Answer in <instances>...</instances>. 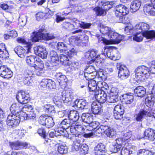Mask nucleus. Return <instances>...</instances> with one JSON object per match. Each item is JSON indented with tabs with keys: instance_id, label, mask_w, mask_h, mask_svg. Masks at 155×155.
I'll return each instance as SVG.
<instances>
[{
	"instance_id": "obj_51",
	"label": "nucleus",
	"mask_w": 155,
	"mask_h": 155,
	"mask_svg": "<svg viewBox=\"0 0 155 155\" xmlns=\"http://www.w3.org/2000/svg\"><path fill=\"white\" fill-rule=\"evenodd\" d=\"M119 92V89L116 87H112L110 90L107 91L108 94L110 95H115L117 96Z\"/></svg>"
},
{
	"instance_id": "obj_16",
	"label": "nucleus",
	"mask_w": 155,
	"mask_h": 155,
	"mask_svg": "<svg viewBox=\"0 0 155 155\" xmlns=\"http://www.w3.org/2000/svg\"><path fill=\"white\" fill-rule=\"evenodd\" d=\"M34 50L35 54L42 58L47 57L48 53L45 48L41 46H37L35 47Z\"/></svg>"
},
{
	"instance_id": "obj_1",
	"label": "nucleus",
	"mask_w": 155,
	"mask_h": 155,
	"mask_svg": "<svg viewBox=\"0 0 155 155\" xmlns=\"http://www.w3.org/2000/svg\"><path fill=\"white\" fill-rule=\"evenodd\" d=\"M155 95L153 93L147 95L145 99V104L147 106L140 105L139 108L135 110L134 117L136 121L141 122L143 119L147 117H153L155 118V110L153 108L154 104Z\"/></svg>"
},
{
	"instance_id": "obj_5",
	"label": "nucleus",
	"mask_w": 155,
	"mask_h": 155,
	"mask_svg": "<svg viewBox=\"0 0 155 155\" xmlns=\"http://www.w3.org/2000/svg\"><path fill=\"white\" fill-rule=\"evenodd\" d=\"M135 78L142 82L144 81L150 74L148 68L144 65L138 67L135 69Z\"/></svg>"
},
{
	"instance_id": "obj_56",
	"label": "nucleus",
	"mask_w": 155,
	"mask_h": 155,
	"mask_svg": "<svg viewBox=\"0 0 155 155\" xmlns=\"http://www.w3.org/2000/svg\"><path fill=\"white\" fill-rule=\"evenodd\" d=\"M120 152L121 155H129L132 153L133 151L130 149L123 147Z\"/></svg>"
},
{
	"instance_id": "obj_17",
	"label": "nucleus",
	"mask_w": 155,
	"mask_h": 155,
	"mask_svg": "<svg viewBox=\"0 0 155 155\" xmlns=\"http://www.w3.org/2000/svg\"><path fill=\"white\" fill-rule=\"evenodd\" d=\"M72 22L74 29H78L80 27L83 28H89L91 26V24L88 23H85L84 22L81 21L77 18H74L72 20Z\"/></svg>"
},
{
	"instance_id": "obj_12",
	"label": "nucleus",
	"mask_w": 155,
	"mask_h": 155,
	"mask_svg": "<svg viewBox=\"0 0 155 155\" xmlns=\"http://www.w3.org/2000/svg\"><path fill=\"white\" fill-rule=\"evenodd\" d=\"M9 145L11 148L12 149L14 150L26 149L30 146V144L28 143L19 141L10 142Z\"/></svg>"
},
{
	"instance_id": "obj_54",
	"label": "nucleus",
	"mask_w": 155,
	"mask_h": 155,
	"mask_svg": "<svg viewBox=\"0 0 155 155\" xmlns=\"http://www.w3.org/2000/svg\"><path fill=\"white\" fill-rule=\"evenodd\" d=\"M137 154L138 155H154L152 151L145 149L140 150Z\"/></svg>"
},
{
	"instance_id": "obj_40",
	"label": "nucleus",
	"mask_w": 155,
	"mask_h": 155,
	"mask_svg": "<svg viewBox=\"0 0 155 155\" xmlns=\"http://www.w3.org/2000/svg\"><path fill=\"white\" fill-rule=\"evenodd\" d=\"M68 66L71 69V71H73L78 70L80 68V64L78 61H74L71 63L70 61L69 64Z\"/></svg>"
},
{
	"instance_id": "obj_60",
	"label": "nucleus",
	"mask_w": 155,
	"mask_h": 155,
	"mask_svg": "<svg viewBox=\"0 0 155 155\" xmlns=\"http://www.w3.org/2000/svg\"><path fill=\"white\" fill-rule=\"evenodd\" d=\"M134 29L131 26H127L125 28L124 32L127 35H130L133 33Z\"/></svg>"
},
{
	"instance_id": "obj_21",
	"label": "nucleus",
	"mask_w": 155,
	"mask_h": 155,
	"mask_svg": "<svg viewBox=\"0 0 155 155\" xmlns=\"http://www.w3.org/2000/svg\"><path fill=\"white\" fill-rule=\"evenodd\" d=\"M109 46H107V57L109 59L114 61L119 60L120 58L119 54L112 50L109 49Z\"/></svg>"
},
{
	"instance_id": "obj_64",
	"label": "nucleus",
	"mask_w": 155,
	"mask_h": 155,
	"mask_svg": "<svg viewBox=\"0 0 155 155\" xmlns=\"http://www.w3.org/2000/svg\"><path fill=\"white\" fill-rule=\"evenodd\" d=\"M65 129H66L64 128L63 127H60V124H59V127L56 129L55 132L56 133L59 134H58V135H63L64 131H66Z\"/></svg>"
},
{
	"instance_id": "obj_43",
	"label": "nucleus",
	"mask_w": 155,
	"mask_h": 155,
	"mask_svg": "<svg viewBox=\"0 0 155 155\" xmlns=\"http://www.w3.org/2000/svg\"><path fill=\"white\" fill-rule=\"evenodd\" d=\"M54 125V123L53 118L51 117L48 116L45 126L47 128H50L53 127Z\"/></svg>"
},
{
	"instance_id": "obj_9",
	"label": "nucleus",
	"mask_w": 155,
	"mask_h": 155,
	"mask_svg": "<svg viewBox=\"0 0 155 155\" xmlns=\"http://www.w3.org/2000/svg\"><path fill=\"white\" fill-rule=\"evenodd\" d=\"M117 68L118 70V76L120 79L125 80L129 76V71L126 67L120 63H117Z\"/></svg>"
},
{
	"instance_id": "obj_24",
	"label": "nucleus",
	"mask_w": 155,
	"mask_h": 155,
	"mask_svg": "<svg viewBox=\"0 0 155 155\" xmlns=\"http://www.w3.org/2000/svg\"><path fill=\"white\" fill-rule=\"evenodd\" d=\"M101 104L98 102L94 101L91 104V110L94 114H98L101 111Z\"/></svg>"
},
{
	"instance_id": "obj_59",
	"label": "nucleus",
	"mask_w": 155,
	"mask_h": 155,
	"mask_svg": "<svg viewBox=\"0 0 155 155\" xmlns=\"http://www.w3.org/2000/svg\"><path fill=\"white\" fill-rule=\"evenodd\" d=\"M33 108L32 106L29 105H25L23 107L22 106L21 110H22L23 112H26L28 113V112H30L33 110Z\"/></svg>"
},
{
	"instance_id": "obj_42",
	"label": "nucleus",
	"mask_w": 155,
	"mask_h": 155,
	"mask_svg": "<svg viewBox=\"0 0 155 155\" xmlns=\"http://www.w3.org/2000/svg\"><path fill=\"white\" fill-rule=\"evenodd\" d=\"M33 73L31 72V74H27L25 75L23 77V82L24 84L25 85H29L31 83L32 80L31 77L32 76L31 75L33 74Z\"/></svg>"
},
{
	"instance_id": "obj_35",
	"label": "nucleus",
	"mask_w": 155,
	"mask_h": 155,
	"mask_svg": "<svg viewBox=\"0 0 155 155\" xmlns=\"http://www.w3.org/2000/svg\"><path fill=\"white\" fill-rule=\"evenodd\" d=\"M109 108H111L112 109H114V111L119 112L120 113L122 112V114H124V108L123 105L120 104L117 105L116 106H114V105L111 104H108Z\"/></svg>"
},
{
	"instance_id": "obj_19",
	"label": "nucleus",
	"mask_w": 155,
	"mask_h": 155,
	"mask_svg": "<svg viewBox=\"0 0 155 155\" xmlns=\"http://www.w3.org/2000/svg\"><path fill=\"white\" fill-rule=\"evenodd\" d=\"M106 146L102 143L98 144L95 148L94 153L95 155H105L106 153Z\"/></svg>"
},
{
	"instance_id": "obj_36",
	"label": "nucleus",
	"mask_w": 155,
	"mask_h": 155,
	"mask_svg": "<svg viewBox=\"0 0 155 155\" xmlns=\"http://www.w3.org/2000/svg\"><path fill=\"white\" fill-rule=\"evenodd\" d=\"M69 44H65L64 43L60 42L57 43V48L60 52H65L68 48L69 47Z\"/></svg>"
},
{
	"instance_id": "obj_63",
	"label": "nucleus",
	"mask_w": 155,
	"mask_h": 155,
	"mask_svg": "<svg viewBox=\"0 0 155 155\" xmlns=\"http://www.w3.org/2000/svg\"><path fill=\"white\" fill-rule=\"evenodd\" d=\"M35 110L34 109L33 110L28 112V119H34L36 117Z\"/></svg>"
},
{
	"instance_id": "obj_20",
	"label": "nucleus",
	"mask_w": 155,
	"mask_h": 155,
	"mask_svg": "<svg viewBox=\"0 0 155 155\" xmlns=\"http://www.w3.org/2000/svg\"><path fill=\"white\" fill-rule=\"evenodd\" d=\"M74 105L73 106L74 107H77L81 110L87 108L88 103L86 100L82 99L76 100L74 102Z\"/></svg>"
},
{
	"instance_id": "obj_11",
	"label": "nucleus",
	"mask_w": 155,
	"mask_h": 155,
	"mask_svg": "<svg viewBox=\"0 0 155 155\" xmlns=\"http://www.w3.org/2000/svg\"><path fill=\"white\" fill-rule=\"evenodd\" d=\"M85 71L84 77L87 80L94 79L97 74L94 67L92 65L87 66Z\"/></svg>"
},
{
	"instance_id": "obj_2",
	"label": "nucleus",
	"mask_w": 155,
	"mask_h": 155,
	"mask_svg": "<svg viewBox=\"0 0 155 155\" xmlns=\"http://www.w3.org/2000/svg\"><path fill=\"white\" fill-rule=\"evenodd\" d=\"M73 93L71 91H64L61 93V98L60 96H55L53 98V101L57 106L59 108H62L63 105L62 101L66 104H68L73 98Z\"/></svg>"
},
{
	"instance_id": "obj_31",
	"label": "nucleus",
	"mask_w": 155,
	"mask_h": 155,
	"mask_svg": "<svg viewBox=\"0 0 155 155\" xmlns=\"http://www.w3.org/2000/svg\"><path fill=\"white\" fill-rule=\"evenodd\" d=\"M93 116L88 113H84L81 116L83 121L87 124H89L90 123H91L93 120Z\"/></svg>"
},
{
	"instance_id": "obj_37",
	"label": "nucleus",
	"mask_w": 155,
	"mask_h": 155,
	"mask_svg": "<svg viewBox=\"0 0 155 155\" xmlns=\"http://www.w3.org/2000/svg\"><path fill=\"white\" fill-rule=\"evenodd\" d=\"M73 123L69 118L65 119L61 122L60 126L63 127L65 129H67L70 127Z\"/></svg>"
},
{
	"instance_id": "obj_49",
	"label": "nucleus",
	"mask_w": 155,
	"mask_h": 155,
	"mask_svg": "<svg viewBox=\"0 0 155 155\" xmlns=\"http://www.w3.org/2000/svg\"><path fill=\"white\" fill-rule=\"evenodd\" d=\"M44 107L45 110L47 113H55V111L53 106L51 104H46L45 105Z\"/></svg>"
},
{
	"instance_id": "obj_33",
	"label": "nucleus",
	"mask_w": 155,
	"mask_h": 155,
	"mask_svg": "<svg viewBox=\"0 0 155 155\" xmlns=\"http://www.w3.org/2000/svg\"><path fill=\"white\" fill-rule=\"evenodd\" d=\"M134 92L137 96L142 97L146 94L145 89L143 87L138 86L134 89Z\"/></svg>"
},
{
	"instance_id": "obj_3",
	"label": "nucleus",
	"mask_w": 155,
	"mask_h": 155,
	"mask_svg": "<svg viewBox=\"0 0 155 155\" xmlns=\"http://www.w3.org/2000/svg\"><path fill=\"white\" fill-rule=\"evenodd\" d=\"M150 26L147 24L143 22H140L137 24L135 28V30L139 32L143 33L145 37L147 39H151L155 40V31L154 30L149 31Z\"/></svg>"
},
{
	"instance_id": "obj_4",
	"label": "nucleus",
	"mask_w": 155,
	"mask_h": 155,
	"mask_svg": "<svg viewBox=\"0 0 155 155\" xmlns=\"http://www.w3.org/2000/svg\"><path fill=\"white\" fill-rule=\"evenodd\" d=\"M107 45L117 44L124 39V36L115 32L110 28L107 27Z\"/></svg>"
},
{
	"instance_id": "obj_27",
	"label": "nucleus",
	"mask_w": 155,
	"mask_h": 155,
	"mask_svg": "<svg viewBox=\"0 0 155 155\" xmlns=\"http://www.w3.org/2000/svg\"><path fill=\"white\" fill-rule=\"evenodd\" d=\"M50 58L51 61L54 64L55 66L56 64H59L60 62L58 55L56 52L54 51H51L50 52Z\"/></svg>"
},
{
	"instance_id": "obj_46",
	"label": "nucleus",
	"mask_w": 155,
	"mask_h": 155,
	"mask_svg": "<svg viewBox=\"0 0 155 155\" xmlns=\"http://www.w3.org/2000/svg\"><path fill=\"white\" fill-rule=\"evenodd\" d=\"M116 134V131L113 128L108 127L107 129V137L109 138H111L112 140H115V134Z\"/></svg>"
},
{
	"instance_id": "obj_48",
	"label": "nucleus",
	"mask_w": 155,
	"mask_h": 155,
	"mask_svg": "<svg viewBox=\"0 0 155 155\" xmlns=\"http://www.w3.org/2000/svg\"><path fill=\"white\" fill-rule=\"evenodd\" d=\"M58 151L61 154H65L68 152V147L65 144H61L58 147Z\"/></svg>"
},
{
	"instance_id": "obj_39",
	"label": "nucleus",
	"mask_w": 155,
	"mask_h": 155,
	"mask_svg": "<svg viewBox=\"0 0 155 155\" xmlns=\"http://www.w3.org/2000/svg\"><path fill=\"white\" fill-rule=\"evenodd\" d=\"M55 76L60 85L63 83H66V80L65 76L62 75L61 73H57Z\"/></svg>"
},
{
	"instance_id": "obj_23",
	"label": "nucleus",
	"mask_w": 155,
	"mask_h": 155,
	"mask_svg": "<svg viewBox=\"0 0 155 155\" xmlns=\"http://www.w3.org/2000/svg\"><path fill=\"white\" fill-rule=\"evenodd\" d=\"M14 51L18 56L21 58H23L27 55L28 51L25 50L22 47L18 46L14 49Z\"/></svg>"
},
{
	"instance_id": "obj_34",
	"label": "nucleus",
	"mask_w": 155,
	"mask_h": 155,
	"mask_svg": "<svg viewBox=\"0 0 155 155\" xmlns=\"http://www.w3.org/2000/svg\"><path fill=\"white\" fill-rule=\"evenodd\" d=\"M22 106L21 104L18 103H13L12 105L10 108V110L11 114L18 113L21 110Z\"/></svg>"
},
{
	"instance_id": "obj_8",
	"label": "nucleus",
	"mask_w": 155,
	"mask_h": 155,
	"mask_svg": "<svg viewBox=\"0 0 155 155\" xmlns=\"http://www.w3.org/2000/svg\"><path fill=\"white\" fill-rule=\"evenodd\" d=\"M106 89L104 87H101V89L97 90L94 94L95 98L101 104L105 103L107 100Z\"/></svg>"
},
{
	"instance_id": "obj_13",
	"label": "nucleus",
	"mask_w": 155,
	"mask_h": 155,
	"mask_svg": "<svg viewBox=\"0 0 155 155\" xmlns=\"http://www.w3.org/2000/svg\"><path fill=\"white\" fill-rule=\"evenodd\" d=\"M100 132L101 134H107V126L105 124L101 125L94 132H91L89 133L84 134L83 136L84 137L88 138L93 137L96 136L97 133Z\"/></svg>"
},
{
	"instance_id": "obj_28",
	"label": "nucleus",
	"mask_w": 155,
	"mask_h": 155,
	"mask_svg": "<svg viewBox=\"0 0 155 155\" xmlns=\"http://www.w3.org/2000/svg\"><path fill=\"white\" fill-rule=\"evenodd\" d=\"M118 140H117V145H114L113 143H112V144L110 145L109 148V150L108 151V153L110 152L112 153H116L120 150L121 148V146L120 145L121 143L118 142Z\"/></svg>"
},
{
	"instance_id": "obj_50",
	"label": "nucleus",
	"mask_w": 155,
	"mask_h": 155,
	"mask_svg": "<svg viewBox=\"0 0 155 155\" xmlns=\"http://www.w3.org/2000/svg\"><path fill=\"white\" fill-rule=\"evenodd\" d=\"M69 47L67 49L66 51H65L64 53L65 54L67 53V55L68 56L71 57L75 54L76 51L72 45L69 44Z\"/></svg>"
},
{
	"instance_id": "obj_38",
	"label": "nucleus",
	"mask_w": 155,
	"mask_h": 155,
	"mask_svg": "<svg viewBox=\"0 0 155 155\" xmlns=\"http://www.w3.org/2000/svg\"><path fill=\"white\" fill-rule=\"evenodd\" d=\"M144 134L145 137H148V138L151 140L155 136V131L150 128H148L145 130Z\"/></svg>"
},
{
	"instance_id": "obj_25",
	"label": "nucleus",
	"mask_w": 155,
	"mask_h": 155,
	"mask_svg": "<svg viewBox=\"0 0 155 155\" xmlns=\"http://www.w3.org/2000/svg\"><path fill=\"white\" fill-rule=\"evenodd\" d=\"M93 79L88 80L89 81L88 83V87L89 91L93 92L94 94L97 90L99 91V90H100V88L99 87H97L96 81Z\"/></svg>"
},
{
	"instance_id": "obj_57",
	"label": "nucleus",
	"mask_w": 155,
	"mask_h": 155,
	"mask_svg": "<svg viewBox=\"0 0 155 155\" xmlns=\"http://www.w3.org/2000/svg\"><path fill=\"white\" fill-rule=\"evenodd\" d=\"M48 116L42 115L39 117L38 121L39 124L42 125H45Z\"/></svg>"
},
{
	"instance_id": "obj_44",
	"label": "nucleus",
	"mask_w": 155,
	"mask_h": 155,
	"mask_svg": "<svg viewBox=\"0 0 155 155\" xmlns=\"http://www.w3.org/2000/svg\"><path fill=\"white\" fill-rule=\"evenodd\" d=\"M60 62L63 64L65 66H68L69 64V61L68 56L64 54H61L60 56Z\"/></svg>"
},
{
	"instance_id": "obj_22",
	"label": "nucleus",
	"mask_w": 155,
	"mask_h": 155,
	"mask_svg": "<svg viewBox=\"0 0 155 155\" xmlns=\"http://www.w3.org/2000/svg\"><path fill=\"white\" fill-rule=\"evenodd\" d=\"M122 102L126 104H130L134 101V97L132 94L127 93L122 95Z\"/></svg>"
},
{
	"instance_id": "obj_41",
	"label": "nucleus",
	"mask_w": 155,
	"mask_h": 155,
	"mask_svg": "<svg viewBox=\"0 0 155 155\" xmlns=\"http://www.w3.org/2000/svg\"><path fill=\"white\" fill-rule=\"evenodd\" d=\"M93 10L95 12V14L97 16H103L105 15L106 10L103 8L96 7L94 8Z\"/></svg>"
},
{
	"instance_id": "obj_6",
	"label": "nucleus",
	"mask_w": 155,
	"mask_h": 155,
	"mask_svg": "<svg viewBox=\"0 0 155 155\" xmlns=\"http://www.w3.org/2000/svg\"><path fill=\"white\" fill-rule=\"evenodd\" d=\"M114 12L116 16L118 19V22H124V16L128 13L129 9L123 5H119L116 6Z\"/></svg>"
},
{
	"instance_id": "obj_62",
	"label": "nucleus",
	"mask_w": 155,
	"mask_h": 155,
	"mask_svg": "<svg viewBox=\"0 0 155 155\" xmlns=\"http://www.w3.org/2000/svg\"><path fill=\"white\" fill-rule=\"evenodd\" d=\"M56 87L55 83L51 79H48L47 87L50 89H53Z\"/></svg>"
},
{
	"instance_id": "obj_47",
	"label": "nucleus",
	"mask_w": 155,
	"mask_h": 155,
	"mask_svg": "<svg viewBox=\"0 0 155 155\" xmlns=\"http://www.w3.org/2000/svg\"><path fill=\"white\" fill-rule=\"evenodd\" d=\"M62 27L63 28L68 31H71L74 30L73 24L68 22H64L62 25Z\"/></svg>"
},
{
	"instance_id": "obj_30",
	"label": "nucleus",
	"mask_w": 155,
	"mask_h": 155,
	"mask_svg": "<svg viewBox=\"0 0 155 155\" xmlns=\"http://www.w3.org/2000/svg\"><path fill=\"white\" fill-rule=\"evenodd\" d=\"M26 58V61L28 64L30 66L33 67L34 66L35 64V62L36 61L40 60V59L37 57H36L34 56L31 55L28 56L27 55Z\"/></svg>"
},
{
	"instance_id": "obj_15",
	"label": "nucleus",
	"mask_w": 155,
	"mask_h": 155,
	"mask_svg": "<svg viewBox=\"0 0 155 155\" xmlns=\"http://www.w3.org/2000/svg\"><path fill=\"white\" fill-rule=\"evenodd\" d=\"M13 75L12 71L6 66L0 67V76L4 78H9Z\"/></svg>"
},
{
	"instance_id": "obj_29",
	"label": "nucleus",
	"mask_w": 155,
	"mask_h": 155,
	"mask_svg": "<svg viewBox=\"0 0 155 155\" xmlns=\"http://www.w3.org/2000/svg\"><path fill=\"white\" fill-rule=\"evenodd\" d=\"M141 4L140 0H134L131 2L130 8L133 12H136L139 9Z\"/></svg>"
},
{
	"instance_id": "obj_53",
	"label": "nucleus",
	"mask_w": 155,
	"mask_h": 155,
	"mask_svg": "<svg viewBox=\"0 0 155 155\" xmlns=\"http://www.w3.org/2000/svg\"><path fill=\"white\" fill-rule=\"evenodd\" d=\"M82 141L79 138L76 139L75 141L74 142V147L75 150L78 151L80 148L81 147V142Z\"/></svg>"
},
{
	"instance_id": "obj_26",
	"label": "nucleus",
	"mask_w": 155,
	"mask_h": 155,
	"mask_svg": "<svg viewBox=\"0 0 155 155\" xmlns=\"http://www.w3.org/2000/svg\"><path fill=\"white\" fill-rule=\"evenodd\" d=\"M98 51L95 49H93L86 52L85 57L89 59H92V60H95L96 58H98L99 55H97Z\"/></svg>"
},
{
	"instance_id": "obj_55",
	"label": "nucleus",
	"mask_w": 155,
	"mask_h": 155,
	"mask_svg": "<svg viewBox=\"0 0 155 155\" xmlns=\"http://www.w3.org/2000/svg\"><path fill=\"white\" fill-rule=\"evenodd\" d=\"M149 72L155 74V61H152L148 64Z\"/></svg>"
},
{
	"instance_id": "obj_61",
	"label": "nucleus",
	"mask_w": 155,
	"mask_h": 155,
	"mask_svg": "<svg viewBox=\"0 0 155 155\" xmlns=\"http://www.w3.org/2000/svg\"><path fill=\"white\" fill-rule=\"evenodd\" d=\"M24 130H15L14 131V134L18 136L19 138H21L24 135Z\"/></svg>"
},
{
	"instance_id": "obj_7",
	"label": "nucleus",
	"mask_w": 155,
	"mask_h": 155,
	"mask_svg": "<svg viewBox=\"0 0 155 155\" xmlns=\"http://www.w3.org/2000/svg\"><path fill=\"white\" fill-rule=\"evenodd\" d=\"M45 30L40 29L38 32H37L33 38V41H38L40 39H42L48 40L54 38V37L51 34L45 33L44 32Z\"/></svg>"
},
{
	"instance_id": "obj_32",
	"label": "nucleus",
	"mask_w": 155,
	"mask_h": 155,
	"mask_svg": "<svg viewBox=\"0 0 155 155\" xmlns=\"http://www.w3.org/2000/svg\"><path fill=\"white\" fill-rule=\"evenodd\" d=\"M68 117L72 122H76L79 118V114L78 111L76 110L71 111L68 115Z\"/></svg>"
},
{
	"instance_id": "obj_14",
	"label": "nucleus",
	"mask_w": 155,
	"mask_h": 155,
	"mask_svg": "<svg viewBox=\"0 0 155 155\" xmlns=\"http://www.w3.org/2000/svg\"><path fill=\"white\" fill-rule=\"evenodd\" d=\"M16 98L18 102L21 104H25L28 102L29 96L25 91H20L16 94Z\"/></svg>"
},
{
	"instance_id": "obj_45",
	"label": "nucleus",
	"mask_w": 155,
	"mask_h": 155,
	"mask_svg": "<svg viewBox=\"0 0 155 155\" xmlns=\"http://www.w3.org/2000/svg\"><path fill=\"white\" fill-rule=\"evenodd\" d=\"M145 37L143 33L141 32H137L134 35L133 39L137 42H140L142 41L143 37Z\"/></svg>"
},
{
	"instance_id": "obj_18",
	"label": "nucleus",
	"mask_w": 155,
	"mask_h": 155,
	"mask_svg": "<svg viewBox=\"0 0 155 155\" xmlns=\"http://www.w3.org/2000/svg\"><path fill=\"white\" fill-rule=\"evenodd\" d=\"M40 60L36 61L34 64V67L35 70V72L37 75H40L44 72L43 68L44 65L43 62L41 61H39Z\"/></svg>"
},
{
	"instance_id": "obj_10",
	"label": "nucleus",
	"mask_w": 155,
	"mask_h": 155,
	"mask_svg": "<svg viewBox=\"0 0 155 155\" xmlns=\"http://www.w3.org/2000/svg\"><path fill=\"white\" fill-rule=\"evenodd\" d=\"M19 122V117L13 114H11L8 116L6 124L10 128L16 127L18 125Z\"/></svg>"
},
{
	"instance_id": "obj_58",
	"label": "nucleus",
	"mask_w": 155,
	"mask_h": 155,
	"mask_svg": "<svg viewBox=\"0 0 155 155\" xmlns=\"http://www.w3.org/2000/svg\"><path fill=\"white\" fill-rule=\"evenodd\" d=\"M151 2L153 8L150 12L147 13L148 14L147 15L154 16H155V11L154 10V9H155V0H151Z\"/></svg>"
},
{
	"instance_id": "obj_52",
	"label": "nucleus",
	"mask_w": 155,
	"mask_h": 155,
	"mask_svg": "<svg viewBox=\"0 0 155 155\" xmlns=\"http://www.w3.org/2000/svg\"><path fill=\"white\" fill-rule=\"evenodd\" d=\"M37 133L40 136L45 139L47 142H48L49 140L46 139V132L43 128H39L38 130Z\"/></svg>"
}]
</instances>
